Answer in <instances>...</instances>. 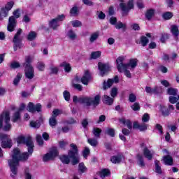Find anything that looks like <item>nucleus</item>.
<instances>
[{"instance_id":"nucleus-27","label":"nucleus","mask_w":179,"mask_h":179,"mask_svg":"<svg viewBox=\"0 0 179 179\" xmlns=\"http://www.w3.org/2000/svg\"><path fill=\"white\" fill-rule=\"evenodd\" d=\"M155 16V10L154 9H150L147 10L145 13V17L148 19V20H150L152 17Z\"/></svg>"},{"instance_id":"nucleus-62","label":"nucleus","mask_w":179,"mask_h":179,"mask_svg":"<svg viewBox=\"0 0 179 179\" xmlns=\"http://www.w3.org/2000/svg\"><path fill=\"white\" fill-rule=\"evenodd\" d=\"M117 94H118V89L115 87L113 88L110 92V96L112 97H115V96H117Z\"/></svg>"},{"instance_id":"nucleus-6","label":"nucleus","mask_w":179,"mask_h":179,"mask_svg":"<svg viewBox=\"0 0 179 179\" xmlns=\"http://www.w3.org/2000/svg\"><path fill=\"white\" fill-rule=\"evenodd\" d=\"M13 16L10 17L8 19V24L7 27L8 31H14L15 27H16V19L20 17V10L17 9L14 10L13 13Z\"/></svg>"},{"instance_id":"nucleus-38","label":"nucleus","mask_w":179,"mask_h":179,"mask_svg":"<svg viewBox=\"0 0 179 179\" xmlns=\"http://www.w3.org/2000/svg\"><path fill=\"white\" fill-rule=\"evenodd\" d=\"M177 89L175 88H169L167 93L168 94H169L170 96H177Z\"/></svg>"},{"instance_id":"nucleus-40","label":"nucleus","mask_w":179,"mask_h":179,"mask_svg":"<svg viewBox=\"0 0 179 179\" xmlns=\"http://www.w3.org/2000/svg\"><path fill=\"white\" fill-rule=\"evenodd\" d=\"M49 124L50 127H55L57 125V117L52 116L50 118Z\"/></svg>"},{"instance_id":"nucleus-33","label":"nucleus","mask_w":179,"mask_h":179,"mask_svg":"<svg viewBox=\"0 0 179 179\" xmlns=\"http://www.w3.org/2000/svg\"><path fill=\"white\" fill-rule=\"evenodd\" d=\"M155 171L158 173V174H162V168L160 167V162L156 160L155 162Z\"/></svg>"},{"instance_id":"nucleus-21","label":"nucleus","mask_w":179,"mask_h":179,"mask_svg":"<svg viewBox=\"0 0 179 179\" xmlns=\"http://www.w3.org/2000/svg\"><path fill=\"white\" fill-rule=\"evenodd\" d=\"M145 92L146 93H162V90H160V87H157L155 88H152L150 87H146Z\"/></svg>"},{"instance_id":"nucleus-26","label":"nucleus","mask_w":179,"mask_h":179,"mask_svg":"<svg viewBox=\"0 0 179 179\" xmlns=\"http://www.w3.org/2000/svg\"><path fill=\"white\" fill-rule=\"evenodd\" d=\"M9 12L5 9L3 7L0 9V20H3L4 17L8 16Z\"/></svg>"},{"instance_id":"nucleus-63","label":"nucleus","mask_w":179,"mask_h":179,"mask_svg":"<svg viewBox=\"0 0 179 179\" xmlns=\"http://www.w3.org/2000/svg\"><path fill=\"white\" fill-rule=\"evenodd\" d=\"M150 118V117L149 116V114L145 113L143 115L142 121H143V122H148V121H149Z\"/></svg>"},{"instance_id":"nucleus-31","label":"nucleus","mask_w":179,"mask_h":179,"mask_svg":"<svg viewBox=\"0 0 179 179\" xmlns=\"http://www.w3.org/2000/svg\"><path fill=\"white\" fill-rule=\"evenodd\" d=\"M115 29H117V30H120V29H122L123 30H125V29H127V24L121 22H118L116 23V24L115 25Z\"/></svg>"},{"instance_id":"nucleus-2","label":"nucleus","mask_w":179,"mask_h":179,"mask_svg":"<svg viewBox=\"0 0 179 179\" xmlns=\"http://www.w3.org/2000/svg\"><path fill=\"white\" fill-rule=\"evenodd\" d=\"M124 61L125 57L124 56H120L116 59L118 72H122V71H124V69H135V68H136V65H138L137 59H131L127 64H124Z\"/></svg>"},{"instance_id":"nucleus-35","label":"nucleus","mask_w":179,"mask_h":179,"mask_svg":"<svg viewBox=\"0 0 179 179\" xmlns=\"http://www.w3.org/2000/svg\"><path fill=\"white\" fill-rule=\"evenodd\" d=\"M70 13L72 16H76L79 13V8L76 6L73 7L70 10Z\"/></svg>"},{"instance_id":"nucleus-58","label":"nucleus","mask_w":179,"mask_h":179,"mask_svg":"<svg viewBox=\"0 0 179 179\" xmlns=\"http://www.w3.org/2000/svg\"><path fill=\"white\" fill-rule=\"evenodd\" d=\"M88 143H90L91 146H97V140L93 139V138H89Z\"/></svg>"},{"instance_id":"nucleus-29","label":"nucleus","mask_w":179,"mask_h":179,"mask_svg":"<svg viewBox=\"0 0 179 179\" xmlns=\"http://www.w3.org/2000/svg\"><path fill=\"white\" fill-rule=\"evenodd\" d=\"M60 160L64 164H69L71 162V158L68 157V155H62L60 157Z\"/></svg>"},{"instance_id":"nucleus-51","label":"nucleus","mask_w":179,"mask_h":179,"mask_svg":"<svg viewBox=\"0 0 179 179\" xmlns=\"http://www.w3.org/2000/svg\"><path fill=\"white\" fill-rule=\"evenodd\" d=\"M59 114H62V110L59 109H55L52 112V117H55V118H57Z\"/></svg>"},{"instance_id":"nucleus-14","label":"nucleus","mask_w":179,"mask_h":179,"mask_svg":"<svg viewBox=\"0 0 179 179\" xmlns=\"http://www.w3.org/2000/svg\"><path fill=\"white\" fill-rule=\"evenodd\" d=\"M27 108L29 113H36V111L40 113V111H41V104L37 103L36 106H34L33 102H29L28 103Z\"/></svg>"},{"instance_id":"nucleus-16","label":"nucleus","mask_w":179,"mask_h":179,"mask_svg":"<svg viewBox=\"0 0 179 179\" xmlns=\"http://www.w3.org/2000/svg\"><path fill=\"white\" fill-rule=\"evenodd\" d=\"M118 82H119L118 76H115L113 79H108L107 83L106 82L103 83V90H106V89H108V87H111L113 83H118Z\"/></svg>"},{"instance_id":"nucleus-3","label":"nucleus","mask_w":179,"mask_h":179,"mask_svg":"<svg viewBox=\"0 0 179 179\" xmlns=\"http://www.w3.org/2000/svg\"><path fill=\"white\" fill-rule=\"evenodd\" d=\"M73 103H80L85 106H99L100 103V95H96L94 98L89 96H81L78 98L77 96L73 97Z\"/></svg>"},{"instance_id":"nucleus-46","label":"nucleus","mask_w":179,"mask_h":179,"mask_svg":"<svg viewBox=\"0 0 179 179\" xmlns=\"http://www.w3.org/2000/svg\"><path fill=\"white\" fill-rule=\"evenodd\" d=\"M93 134L96 138H100V134H101V130L99 128H94L93 130Z\"/></svg>"},{"instance_id":"nucleus-15","label":"nucleus","mask_w":179,"mask_h":179,"mask_svg":"<svg viewBox=\"0 0 179 179\" xmlns=\"http://www.w3.org/2000/svg\"><path fill=\"white\" fill-rule=\"evenodd\" d=\"M98 68L100 71V74L101 76H104L107 72H108L110 69V65L103 64L101 62H99L98 64Z\"/></svg>"},{"instance_id":"nucleus-55","label":"nucleus","mask_w":179,"mask_h":179,"mask_svg":"<svg viewBox=\"0 0 179 179\" xmlns=\"http://www.w3.org/2000/svg\"><path fill=\"white\" fill-rule=\"evenodd\" d=\"M22 79V75L20 73H17V76L14 79L13 83L14 85H17L19 82H20V80Z\"/></svg>"},{"instance_id":"nucleus-45","label":"nucleus","mask_w":179,"mask_h":179,"mask_svg":"<svg viewBox=\"0 0 179 179\" xmlns=\"http://www.w3.org/2000/svg\"><path fill=\"white\" fill-rule=\"evenodd\" d=\"M63 96H64L66 101H69V100H71V93H69V92H68L66 90L64 91Z\"/></svg>"},{"instance_id":"nucleus-48","label":"nucleus","mask_w":179,"mask_h":179,"mask_svg":"<svg viewBox=\"0 0 179 179\" xmlns=\"http://www.w3.org/2000/svg\"><path fill=\"white\" fill-rule=\"evenodd\" d=\"M24 176L25 179H31V174H30V169L29 168L25 169Z\"/></svg>"},{"instance_id":"nucleus-13","label":"nucleus","mask_w":179,"mask_h":179,"mask_svg":"<svg viewBox=\"0 0 179 179\" xmlns=\"http://www.w3.org/2000/svg\"><path fill=\"white\" fill-rule=\"evenodd\" d=\"M26 108V105L24 103H21L20 108L17 112H15L12 117L13 122H17L20 120V112L23 111Z\"/></svg>"},{"instance_id":"nucleus-5","label":"nucleus","mask_w":179,"mask_h":179,"mask_svg":"<svg viewBox=\"0 0 179 179\" xmlns=\"http://www.w3.org/2000/svg\"><path fill=\"white\" fill-rule=\"evenodd\" d=\"M0 128H3V131H9L12 128L10 124V117L8 111L3 112L0 115Z\"/></svg>"},{"instance_id":"nucleus-50","label":"nucleus","mask_w":179,"mask_h":179,"mask_svg":"<svg viewBox=\"0 0 179 179\" xmlns=\"http://www.w3.org/2000/svg\"><path fill=\"white\" fill-rule=\"evenodd\" d=\"M131 107L134 111H139L141 110V106L138 102L134 103Z\"/></svg>"},{"instance_id":"nucleus-7","label":"nucleus","mask_w":179,"mask_h":179,"mask_svg":"<svg viewBox=\"0 0 179 179\" xmlns=\"http://www.w3.org/2000/svg\"><path fill=\"white\" fill-rule=\"evenodd\" d=\"M71 150L69 151L68 155L70 159H71V163L73 166L78 164L80 160V157L78 155V147L76 145L72 143L70 145Z\"/></svg>"},{"instance_id":"nucleus-30","label":"nucleus","mask_w":179,"mask_h":179,"mask_svg":"<svg viewBox=\"0 0 179 179\" xmlns=\"http://www.w3.org/2000/svg\"><path fill=\"white\" fill-rule=\"evenodd\" d=\"M111 173L110 172V170L108 169H103L101 171L100 176L101 178H105V177H108Z\"/></svg>"},{"instance_id":"nucleus-12","label":"nucleus","mask_w":179,"mask_h":179,"mask_svg":"<svg viewBox=\"0 0 179 179\" xmlns=\"http://www.w3.org/2000/svg\"><path fill=\"white\" fill-rule=\"evenodd\" d=\"M80 80L83 85H89V82L92 80V74L88 70L85 71Z\"/></svg>"},{"instance_id":"nucleus-60","label":"nucleus","mask_w":179,"mask_h":179,"mask_svg":"<svg viewBox=\"0 0 179 179\" xmlns=\"http://www.w3.org/2000/svg\"><path fill=\"white\" fill-rule=\"evenodd\" d=\"M128 69H123L121 72H124V73L127 78H131L132 77V76L131 74V72L129 71H128Z\"/></svg>"},{"instance_id":"nucleus-20","label":"nucleus","mask_w":179,"mask_h":179,"mask_svg":"<svg viewBox=\"0 0 179 179\" xmlns=\"http://www.w3.org/2000/svg\"><path fill=\"white\" fill-rule=\"evenodd\" d=\"M49 26L50 27H51L52 29H53V30H57V29H58V27H59V26H61V24L59 23L55 18L52 19V20L50 21L49 22Z\"/></svg>"},{"instance_id":"nucleus-18","label":"nucleus","mask_w":179,"mask_h":179,"mask_svg":"<svg viewBox=\"0 0 179 179\" xmlns=\"http://www.w3.org/2000/svg\"><path fill=\"white\" fill-rule=\"evenodd\" d=\"M143 153L148 160H152V157H153V155L155 154L153 151L149 150L148 148H144L143 150Z\"/></svg>"},{"instance_id":"nucleus-22","label":"nucleus","mask_w":179,"mask_h":179,"mask_svg":"<svg viewBox=\"0 0 179 179\" xmlns=\"http://www.w3.org/2000/svg\"><path fill=\"white\" fill-rule=\"evenodd\" d=\"M124 159V157L122 155L113 156L110 158V162L117 164V163H120Z\"/></svg>"},{"instance_id":"nucleus-10","label":"nucleus","mask_w":179,"mask_h":179,"mask_svg":"<svg viewBox=\"0 0 179 179\" xmlns=\"http://www.w3.org/2000/svg\"><path fill=\"white\" fill-rule=\"evenodd\" d=\"M120 8L122 9V12L126 13L127 12H129L131 9L134 8V0H129L127 3H125V0H120Z\"/></svg>"},{"instance_id":"nucleus-53","label":"nucleus","mask_w":179,"mask_h":179,"mask_svg":"<svg viewBox=\"0 0 179 179\" xmlns=\"http://www.w3.org/2000/svg\"><path fill=\"white\" fill-rule=\"evenodd\" d=\"M129 101H130V103H135V101H136V95H135V94H130L129 95Z\"/></svg>"},{"instance_id":"nucleus-32","label":"nucleus","mask_w":179,"mask_h":179,"mask_svg":"<svg viewBox=\"0 0 179 179\" xmlns=\"http://www.w3.org/2000/svg\"><path fill=\"white\" fill-rule=\"evenodd\" d=\"M162 17L165 20H170V19H171V17H173V13L166 12L162 15Z\"/></svg>"},{"instance_id":"nucleus-47","label":"nucleus","mask_w":179,"mask_h":179,"mask_svg":"<svg viewBox=\"0 0 179 179\" xmlns=\"http://www.w3.org/2000/svg\"><path fill=\"white\" fill-rule=\"evenodd\" d=\"M73 27H80L82 26V22L79 20H74L71 22Z\"/></svg>"},{"instance_id":"nucleus-54","label":"nucleus","mask_w":179,"mask_h":179,"mask_svg":"<svg viewBox=\"0 0 179 179\" xmlns=\"http://www.w3.org/2000/svg\"><path fill=\"white\" fill-rule=\"evenodd\" d=\"M106 134L109 135V136H111L113 138L115 135V131L114 130V129H108L106 130Z\"/></svg>"},{"instance_id":"nucleus-57","label":"nucleus","mask_w":179,"mask_h":179,"mask_svg":"<svg viewBox=\"0 0 179 179\" xmlns=\"http://www.w3.org/2000/svg\"><path fill=\"white\" fill-rule=\"evenodd\" d=\"M36 141L38 143L39 146H43L44 141H43L41 136L38 134L36 136Z\"/></svg>"},{"instance_id":"nucleus-42","label":"nucleus","mask_w":179,"mask_h":179,"mask_svg":"<svg viewBox=\"0 0 179 179\" xmlns=\"http://www.w3.org/2000/svg\"><path fill=\"white\" fill-rule=\"evenodd\" d=\"M65 15L62 14L57 15L55 19L61 24V22H64V20H65Z\"/></svg>"},{"instance_id":"nucleus-37","label":"nucleus","mask_w":179,"mask_h":179,"mask_svg":"<svg viewBox=\"0 0 179 179\" xmlns=\"http://www.w3.org/2000/svg\"><path fill=\"white\" fill-rule=\"evenodd\" d=\"M14 5H15V2L10 1V2H8L3 8L9 12V10H10L12 8H13Z\"/></svg>"},{"instance_id":"nucleus-52","label":"nucleus","mask_w":179,"mask_h":179,"mask_svg":"<svg viewBox=\"0 0 179 179\" xmlns=\"http://www.w3.org/2000/svg\"><path fill=\"white\" fill-rule=\"evenodd\" d=\"M90 153V150L89 149V148L86 147L83 152V157H85V159H87V156H89Z\"/></svg>"},{"instance_id":"nucleus-9","label":"nucleus","mask_w":179,"mask_h":179,"mask_svg":"<svg viewBox=\"0 0 179 179\" xmlns=\"http://www.w3.org/2000/svg\"><path fill=\"white\" fill-rule=\"evenodd\" d=\"M58 155V150L57 149V148L54 147L50 149L49 152L43 155V162H50V160H54V158L57 157Z\"/></svg>"},{"instance_id":"nucleus-64","label":"nucleus","mask_w":179,"mask_h":179,"mask_svg":"<svg viewBox=\"0 0 179 179\" xmlns=\"http://www.w3.org/2000/svg\"><path fill=\"white\" fill-rule=\"evenodd\" d=\"M10 67L13 68V69H16V68H20V64L17 62H13L10 64Z\"/></svg>"},{"instance_id":"nucleus-17","label":"nucleus","mask_w":179,"mask_h":179,"mask_svg":"<svg viewBox=\"0 0 179 179\" xmlns=\"http://www.w3.org/2000/svg\"><path fill=\"white\" fill-rule=\"evenodd\" d=\"M76 83H80V78L78 76H76L75 78L72 81V86L74 87V89H76L79 92H82L83 87L80 84Z\"/></svg>"},{"instance_id":"nucleus-61","label":"nucleus","mask_w":179,"mask_h":179,"mask_svg":"<svg viewBox=\"0 0 179 179\" xmlns=\"http://www.w3.org/2000/svg\"><path fill=\"white\" fill-rule=\"evenodd\" d=\"M169 101L171 104H176L177 101H178V98L176 96H169Z\"/></svg>"},{"instance_id":"nucleus-44","label":"nucleus","mask_w":179,"mask_h":179,"mask_svg":"<svg viewBox=\"0 0 179 179\" xmlns=\"http://www.w3.org/2000/svg\"><path fill=\"white\" fill-rule=\"evenodd\" d=\"M141 43L143 45V47H145L148 45V43H149V39L146 36H142L141 38Z\"/></svg>"},{"instance_id":"nucleus-19","label":"nucleus","mask_w":179,"mask_h":179,"mask_svg":"<svg viewBox=\"0 0 179 179\" xmlns=\"http://www.w3.org/2000/svg\"><path fill=\"white\" fill-rule=\"evenodd\" d=\"M163 162L166 166H173V157L170 155L164 156Z\"/></svg>"},{"instance_id":"nucleus-59","label":"nucleus","mask_w":179,"mask_h":179,"mask_svg":"<svg viewBox=\"0 0 179 179\" xmlns=\"http://www.w3.org/2000/svg\"><path fill=\"white\" fill-rule=\"evenodd\" d=\"M40 122H30V126L32 127V128H40Z\"/></svg>"},{"instance_id":"nucleus-39","label":"nucleus","mask_w":179,"mask_h":179,"mask_svg":"<svg viewBox=\"0 0 179 179\" xmlns=\"http://www.w3.org/2000/svg\"><path fill=\"white\" fill-rule=\"evenodd\" d=\"M97 38H99V33L95 32L91 35L90 41V43H94V41H96V40H97Z\"/></svg>"},{"instance_id":"nucleus-23","label":"nucleus","mask_w":179,"mask_h":179,"mask_svg":"<svg viewBox=\"0 0 179 179\" xmlns=\"http://www.w3.org/2000/svg\"><path fill=\"white\" fill-rule=\"evenodd\" d=\"M136 159H137V164L138 166H141V167H144L145 166V162H143V156L141 154H138L136 155Z\"/></svg>"},{"instance_id":"nucleus-4","label":"nucleus","mask_w":179,"mask_h":179,"mask_svg":"<svg viewBox=\"0 0 179 179\" xmlns=\"http://www.w3.org/2000/svg\"><path fill=\"white\" fill-rule=\"evenodd\" d=\"M33 62V57L27 56L25 57V63L24 64V73L27 79L31 80L34 78V68L31 66Z\"/></svg>"},{"instance_id":"nucleus-11","label":"nucleus","mask_w":179,"mask_h":179,"mask_svg":"<svg viewBox=\"0 0 179 179\" xmlns=\"http://www.w3.org/2000/svg\"><path fill=\"white\" fill-rule=\"evenodd\" d=\"M20 34H22V29H19L17 30L13 38L15 51L17 50V47L20 48V41L22 40V37H20Z\"/></svg>"},{"instance_id":"nucleus-36","label":"nucleus","mask_w":179,"mask_h":179,"mask_svg":"<svg viewBox=\"0 0 179 179\" xmlns=\"http://www.w3.org/2000/svg\"><path fill=\"white\" fill-rule=\"evenodd\" d=\"M36 68L38 71H43L45 69V64L43 62H39L37 63Z\"/></svg>"},{"instance_id":"nucleus-25","label":"nucleus","mask_w":179,"mask_h":179,"mask_svg":"<svg viewBox=\"0 0 179 179\" xmlns=\"http://www.w3.org/2000/svg\"><path fill=\"white\" fill-rule=\"evenodd\" d=\"M60 66L64 69L65 72H71V64L66 62L60 64Z\"/></svg>"},{"instance_id":"nucleus-8","label":"nucleus","mask_w":179,"mask_h":179,"mask_svg":"<svg viewBox=\"0 0 179 179\" xmlns=\"http://www.w3.org/2000/svg\"><path fill=\"white\" fill-rule=\"evenodd\" d=\"M0 139L1 141L2 148L4 149H6V148H12V139H10V136L5 134H1Z\"/></svg>"},{"instance_id":"nucleus-1","label":"nucleus","mask_w":179,"mask_h":179,"mask_svg":"<svg viewBox=\"0 0 179 179\" xmlns=\"http://www.w3.org/2000/svg\"><path fill=\"white\" fill-rule=\"evenodd\" d=\"M18 145L20 143H25L28 148V152L20 153V150L18 148H15L12 152V159L8 160V165L12 173L11 177H15L17 174V168L19 167L20 162H26L27 159L33 154V148L34 144L31 138H28L26 141L23 136H18L17 138Z\"/></svg>"},{"instance_id":"nucleus-49","label":"nucleus","mask_w":179,"mask_h":179,"mask_svg":"<svg viewBox=\"0 0 179 179\" xmlns=\"http://www.w3.org/2000/svg\"><path fill=\"white\" fill-rule=\"evenodd\" d=\"M160 111L164 117L169 115V110L164 106H160Z\"/></svg>"},{"instance_id":"nucleus-43","label":"nucleus","mask_w":179,"mask_h":179,"mask_svg":"<svg viewBox=\"0 0 179 179\" xmlns=\"http://www.w3.org/2000/svg\"><path fill=\"white\" fill-rule=\"evenodd\" d=\"M68 37L71 38V40H75L76 38V34L72 30H69L67 34Z\"/></svg>"},{"instance_id":"nucleus-28","label":"nucleus","mask_w":179,"mask_h":179,"mask_svg":"<svg viewBox=\"0 0 179 179\" xmlns=\"http://www.w3.org/2000/svg\"><path fill=\"white\" fill-rule=\"evenodd\" d=\"M120 122H121V124H124V125H127L129 129L132 128V123H131V121L129 120H126L124 118H122L120 120Z\"/></svg>"},{"instance_id":"nucleus-24","label":"nucleus","mask_w":179,"mask_h":179,"mask_svg":"<svg viewBox=\"0 0 179 179\" xmlns=\"http://www.w3.org/2000/svg\"><path fill=\"white\" fill-rule=\"evenodd\" d=\"M103 102L105 103V104H108L109 106H111V104L114 103V100L109 96L104 95Z\"/></svg>"},{"instance_id":"nucleus-34","label":"nucleus","mask_w":179,"mask_h":179,"mask_svg":"<svg viewBox=\"0 0 179 179\" xmlns=\"http://www.w3.org/2000/svg\"><path fill=\"white\" fill-rule=\"evenodd\" d=\"M36 37H37V33L31 31L27 36V39L29 40V41H32V40H35Z\"/></svg>"},{"instance_id":"nucleus-41","label":"nucleus","mask_w":179,"mask_h":179,"mask_svg":"<svg viewBox=\"0 0 179 179\" xmlns=\"http://www.w3.org/2000/svg\"><path fill=\"white\" fill-rule=\"evenodd\" d=\"M101 55V51L93 52L91 54V58H92V59H96L97 58H99V57Z\"/></svg>"},{"instance_id":"nucleus-56","label":"nucleus","mask_w":179,"mask_h":179,"mask_svg":"<svg viewBox=\"0 0 179 179\" xmlns=\"http://www.w3.org/2000/svg\"><path fill=\"white\" fill-rule=\"evenodd\" d=\"M78 169H79V171H80L81 173H85V171H86V166L83 163L79 164Z\"/></svg>"}]
</instances>
